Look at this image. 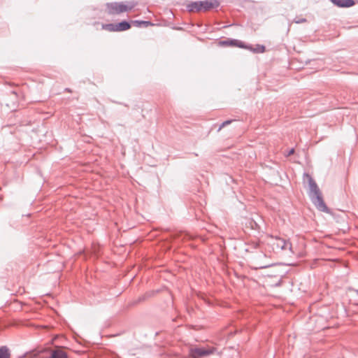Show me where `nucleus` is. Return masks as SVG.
I'll return each instance as SVG.
<instances>
[{
	"instance_id": "ddd939ff",
	"label": "nucleus",
	"mask_w": 358,
	"mask_h": 358,
	"mask_svg": "<svg viewBox=\"0 0 358 358\" xmlns=\"http://www.w3.org/2000/svg\"><path fill=\"white\" fill-rule=\"evenodd\" d=\"M236 42V39L228 38L227 40L220 41V44L224 46H234Z\"/></svg>"
},
{
	"instance_id": "7ed1b4c3",
	"label": "nucleus",
	"mask_w": 358,
	"mask_h": 358,
	"mask_svg": "<svg viewBox=\"0 0 358 358\" xmlns=\"http://www.w3.org/2000/svg\"><path fill=\"white\" fill-rule=\"evenodd\" d=\"M138 4L136 1L107 2L106 11L109 15H117L133 10Z\"/></svg>"
},
{
	"instance_id": "a211bd4d",
	"label": "nucleus",
	"mask_w": 358,
	"mask_h": 358,
	"mask_svg": "<svg viewBox=\"0 0 358 358\" xmlns=\"http://www.w3.org/2000/svg\"><path fill=\"white\" fill-rule=\"evenodd\" d=\"M307 22V19L305 18V17H296L294 19V22L296 23V24H301V23H303V22Z\"/></svg>"
},
{
	"instance_id": "5701e85b",
	"label": "nucleus",
	"mask_w": 358,
	"mask_h": 358,
	"mask_svg": "<svg viewBox=\"0 0 358 358\" xmlns=\"http://www.w3.org/2000/svg\"><path fill=\"white\" fill-rule=\"evenodd\" d=\"M113 102L115 103H117V104L124 105V106L128 107L127 104L122 103V102H117V101H113Z\"/></svg>"
},
{
	"instance_id": "39448f33",
	"label": "nucleus",
	"mask_w": 358,
	"mask_h": 358,
	"mask_svg": "<svg viewBox=\"0 0 358 358\" xmlns=\"http://www.w3.org/2000/svg\"><path fill=\"white\" fill-rule=\"evenodd\" d=\"M215 351L214 348L195 347L189 349L188 355L190 358H202L213 355Z\"/></svg>"
},
{
	"instance_id": "9b49d317",
	"label": "nucleus",
	"mask_w": 358,
	"mask_h": 358,
	"mask_svg": "<svg viewBox=\"0 0 358 358\" xmlns=\"http://www.w3.org/2000/svg\"><path fill=\"white\" fill-rule=\"evenodd\" d=\"M50 358H68L67 353L62 349L52 351Z\"/></svg>"
},
{
	"instance_id": "b1692460",
	"label": "nucleus",
	"mask_w": 358,
	"mask_h": 358,
	"mask_svg": "<svg viewBox=\"0 0 358 358\" xmlns=\"http://www.w3.org/2000/svg\"><path fill=\"white\" fill-rule=\"evenodd\" d=\"M280 284H281V280H279V282L275 284V286H280Z\"/></svg>"
},
{
	"instance_id": "f8f14e48",
	"label": "nucleus",
	"mask_w": 358,
	"mask_h": 358,
	"mask_svg": "<svg viewBox=\"0 0 358 358\" xmlns=\"http://www.w3.org/2000/svg\"><path fill=\"white\" fill-rule=\"evenodd\" d=\"M10 350L6 345L0 347V358H10Z\"/></svg>"
},
{
	"instance_id": "6e6552de",
	"label": "nucleus",
	"mask_w": 358,
	"mask_h": 358,
	"mask_svg": "<svg viewBox=\"0 0 358 358\" xmlns=\"http://www.w3.org/2000/svg\"><path fill=\"white\" fill-rule=\"evenodd\" d=\"M275 240L276 243L273 244L275 245L278 248H280L282 250L288 248L290 251H292V246L289 241H286L285 239L279 237H275Z\"/></svg>"
},
{
	"instance_id": "dca6fc26",
	"label": "nucleus",
	"mask_w": 358,
	"mask_h": 358,
	"mask_svg": "<svg viewBox=\"0 0 358 358\" xmlns=\"http://www.w3.org/2000/svg\"><path fill=\"white\" fill-rule=\"evenodd\" d=\"M234 47H238V48H243V49H245V48H248L247 43H245L240 40H238V39H236V42L234 45Z\"/></svg>"
},
{
	"instance_id": "cd10ccee",
	"label": "nucleus",
	"mask_w": 358,
	"mask_h": 358,
	"mask_svg": "<svg viewBox=\"0 0 358 358\" xmlns=\"http://www.w3.org/2000/svg\"><path fill=\"white\" fill-rule=\"evenodd\" d=\"M66 90L68 91V92L70 91V90L69 88H66Z\"/></svg>"
},
{
	"instance_id": "c85d7f7f",
	"label": "nucleus",
	"mask_w": 358,
	"mask_h": 358,
	"mask_svg": "<svg viewBox=\"0 0 358 358\" xmlns=\"http://www.w3.org/2000/svg\"><path fill=\"white\" fill-rule=\"evenodd\" d=\"M357 2H358V0H357Z\"/></svg>"
},
{
	"instance_id": "6ab92c4d",
	"label": "nucleus",
	"mask_w": 358,
	"mask_h": 358,
	"mask_svg": "<svg viewBox=\"0 0 358 358\" xmlns=\"http://www.w3.org/2000/svg\"><path fill=\"white\" fill-rule=\"evenodd\" d=\"M294 152H295V150L294 148H292L289 149L286 154H285V156L289 157L292 155H293L294 153Z\"/></svg>"
},
{
	"instance_id": "20e7f679",
	"label": "nucleus",
	"mask_w": 358,
	"mask_h": 358,
	"mask_svg": "<svg viewBox=\"0 0 358 358\" xmlns=\"http://www.w3.org/2000/svg\"><path fill=\"white\" fill-rule=\"evenodd\" d=\"M102 29L110 32H121L131 29V21L123 20L116 23L102 24Z\"/></svg>"
},
{
	"instance_id": "bb28decb",
	"label": "nucleus",
	"mask_w": 358,
	"mask_h": 358,
	"mask_svg": "<svg viewBox=\"0 0 358 358\" xmlns=\"http://www.w3.org/2000/svg\"><path fill=\"white\" fill-rule=\"evenodd\" d=\"M12 93H13V94H14L15 95H16V94H16V92H15V91H13V92H12Z\"/></svg>"
},
{
	"instance_id": "393cba45",
	"label": "nucleus",
	"mask_w": 358,
	"mask_h": 358,
	"mask_svg": "<svg viewBox=\"0 0 358 358\" xmlns=\"http://www.w3.org/2000/svg\"><path fill=\"white\" fill-rule=\"evenodd\" d=\"M310 62V60H306V61L305 62V64H309Z\"/></svg>"
},
{
	"instance_id": "423d86ee",
	"label": "nucleus",
	"mask_w": 358,
	"mask_h": 358,
	"mask_svg": "<svg viewBox=\"0 0 358 358\" xmlns=\"http://www.w3.org/2000/svg\"><path fill=\"white\" fill-rule=\"evenodd\" d=\"M245 228L247 231L257 234H259L262 231V227L258 220H256L253 217L245 219Z\"/></svg>"
},
{
	"instance_id": "f3484780",
	"label": "nucleus",
	"mask_w": 358,
	"mask_h": 358,
	"mask_svg": "<svg viewBox=\"0 0 358 358\" xmlns=\"http://www.w3.org/2000/svg\"><path fill=\"white\" fill-rule=\"evenodd\" d=\"M234 121H236V120H227L225 121H224L223 122H222V124L220 125L219 128H218V131L221 130L222 128H224V127L230 124L232 122Z\"/></svg>"
},
{
	"instance_id": "f257e3e1",
	"label": "nucleus",
	"mask_w": 358,
	"mask_h": 358,
	"mask_svg": "<svg viewBox=\"0 0 358 358\" xmlns=\"http://www.w3.org/2000/svg\"><path fill=\"white\" fill-rule=\"evenodd\" d=\"M303 178H307L308 183V196L315 205L316 208L321 211L329 213L330 212L329 208L326 205L322 194L313 178L308 173H303Z\"/></svg>"
},
{
	"instance_id": "aec40b11",
	"label": "nucleus",
	"mask_w": 358,
	"mask_h": 358,
	"mask_svg": "<svg viewBox=\"0 0 358 358\" xmlns=\"http://www.w3.org/2000/svg\"><path fill=\"white\" fill-rule=\"evenodd\" d=\"M267 168H269L272 171H273V174H276V175H279V172L277 169H275V168L272 167L271 166H269V165H266V166Z\"/></svg>"
},
{
	"instance_id": "4be33fe9",
	"label": "nucleus",
	"mask_w": 358,
	"mask_h": 358,
	"mask_svg": "<svg viewBox=\"0 0 358 358\" xmlns=\"http://www.w3.org/2000/svg\"><path fill=\"white\" fill-rule=\"evenodd\" d=\"M247 47L248 48H245V49L246 50H249L250 51L252 52V50H254V48L252 47V45L250 44H247Z\"/></svg>"
},
{
	"instance_id": "a878e982",
	"label": "nucleus",
	"mask_w": 358,
	"mask_h": 358,
	"mask_svg": "<svg viewBox=\"0 0 358 358\" xmlns=\"http://www.w3.org/2000/svg\"><path fill=\"white\" fill-rule=\"evenodd\" d=\"M258 220H259V221L262 222V220L261 217H258Z\"/></svg>"
},
{
	"instance_id": "f03ea898",
	"label": "nucleus",
	"mask_w": 358,
	"mask_h": 358,
	"mask_svg": "<svg viewBox=\"0 0 358 358\" xmlns=\"http://www.w3.org/2000/svg\"><path fill=\"white\" fill-rule=\"evenodd\" d=\"M220 4L218 0L186 1L184 3L186 11L189 13H206L217 8Z\"/></svg>"
},
{
	"instance_id": "412c9836",
	"label": "nucleus",
	"mask_w": 358,
	"mask_h": 358,
	"mask_svg": "<svg viewBox=\"0 0 358 358\" xmlns=\"http://www.w3.org/2000/svg\"><path fill=\"white\" fill-rule=\"evenodd\" d=\"M272 264H270V265H264V266H259L258 267L256 268H259V269H262V268H268V267H270L271 266Z\"/></svg>"
},
{
	"instance_id": "0eeeda50",
	"label": "nucleus",
	"mask_w": 358,
	"mask_h": 358,
	"mask_svg": "<svg viewBox=\"0 0 358 358\" xmlns=\"http://www.w3.org/2000/svg\"><path fill=\"white\" fill-rule=\"evenodd\" d=\"M334 6L338 8H348L355 5V0H329Z\"/></svg>"
},
{
	"instance_id": "9d476101",
	"label": "nucleus",
	"mask_w": 358,
	"mask_h": 358,
	"mask_svg": "<svg viewBox=\"0 0 358 358\" xmlns=\"http://www.w3.org/2000/svg\"><path fill=\"white\" fill-rule=\"evenodd\" d=\"M131 21V27L134 25L136 27H148L149 26H152L153 23L149 20H130Z\"/></svg>"
},
{
	"instance_id": "4468645a",
	"label": "nucleus",
	"mask_w": 358,
	"mask_h": 358,
	"mask_svg": "<svg viewBox=\"0 0 358 358\" xmlns=\"http://www.w3.org/2000/svg\"><path fill=\"white\" fill-rule=\"evenodd\" d=\"M266 51V46L261 44H257L254 50H252L253 53H263Z\"/></svg>"
},
{
	"instance_id": "2eb2a0df",
	"label": "nucleus",
	"mask_w": 358,
	"mask_h": 358,
	"mask_svg": "<svg viewBox=\"0 0 358 358\" xmlns=\"http://www.w3.org/2000/svg\"><path fill=\"white\" fill-rule=\"evenodd\" d=\"M248 245L249 248L245 249L246 252H249L250 249H257L259 247L258 241H251Z\"/></svg>"
},
{
	"instance_id": "1a4fd4ad",
	"label": "nucleus",
	"mask_w": 358,
	"mask_h": 358,
	"mask_svg": "<svg viewBox=\"0 0 358 358\" xmlns=\"http://www.w3.org/2000/svg\"><path fill=\"white\" fill-rule=\"evenodd\" d=\"M155 291L146 292L145 294L140 296L136 300L131 301L129 303V306H136L138 303H140L145 301L146 299L153 296L155 295Z\"/></svg>"
}]
</instances>
